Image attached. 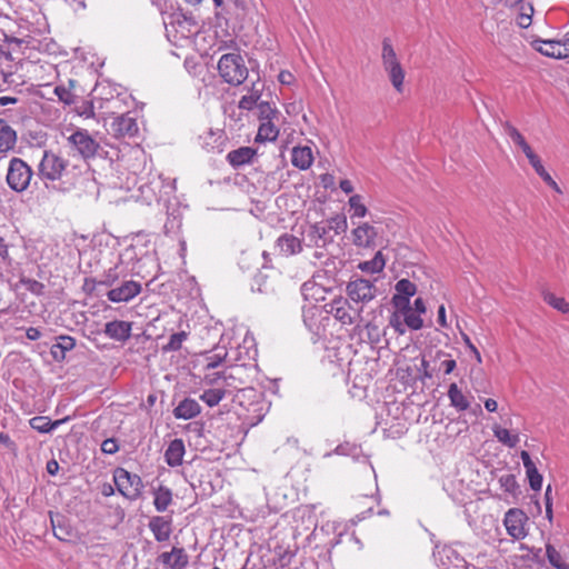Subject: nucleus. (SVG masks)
<instances>
[{
  "label": "nucleus",
  "instance_id": "nucleus-45",
  "mask_svg": "<svg viewBox=\"0 0 569 569\" xmlns=\"http://www.w3.org/2000/svg\"><path fill=\"white\" fill-rule=\"evenodd\" d=\"M224 379V371L206 370L202 383L208 388L222 387Z\"/></svg>",
  "mask_w": 569,
  "mask_h": 569
},
{
  "label": "nucleus",
  "instance_id": "nucleus-25",
  "mask_svg": "<svg viewBox=\"0 0 569 569\" xmlns=\"http://www.w3.org/2000/svg\"><path fill=\"white\" fill-rule=\"evenodd\" d=\"M254 154H256L254 149H252L250 147H241V148L230 151L227 154V159L233 168H238V167L249 163L252 160Z\"/></svg>",
  "mask_w": 569,
  "mask_h": 569
},
{
  "label": "nucleus",
  "instance_id": "nucleus-20",
  "mask_svg": "<svg viewBox=\"0 0 569 569\" xmlns=\"http://www.w3.org/2000/svg\"><path fill=\"white\" fill-rule=\"evenodd\" d=\"M184 453L186 448L182 439H174L169 443L164 452L166 462L170 467H178L182 465Z\"/></svg>",
  "mask_w": 569,
  "mask_h": 569
},
{
  "label": "nucleus",
  "instance_id": "nucleus-60",
  "mask_svg": "<svg viewBox=\"0 0 569 569\" xmlns=\"http://www.w3.org/2000/svg\"><path fill=\"white\" fill-rule=\"evenodd\" d=\"M561 46V57L566 59L569 57V33L561 40H558Z\"/></svg>",
  "mask_w": 569,
  "mask_h": 569
},
{
  "label": "nucleus",
  "instance_id": "nucleus-27",
  "mask_svg": "<svg viewBox=\"0 0 569 569\" xmlns=\"http://www.w3.org/2000/svg\"><path fill=\"white\" fill-rule=\"evenodd\" d=\"M230 395V390L224 387L207 388L200 395V400L203 401L208 407L212 408L220 403V401Z\"/></svg>",
  "mask_w": 569,
  "mask_h": 569
},
{
  "label": "nucleus",
  "instance_id": "nucleus-13",
  "mask_svg": "<svg viewBox=\"0 0 569 569\" xmlns=\"http://www.w3.org/2000/svg\"><path fill=\"white\" fill-rule=\"evenodd\" d=\"M111 130L117 137H133L138 132V123L136 118L123 113L113 119Z\"/></svg>",
  "mask_w": 569,
  "mask_h": 569
},
{
  "label": "nucleus",
  "instance_id": "nucleus-39",
  "mask_svg": "<svg viewBox=\"0 0 569 569\" xmlns=\"http://www.w3.org/2000/svg\"><path fill=\"white\" fill-rule=\"evenodd\" d=\"M532 168L535 169L536 173L548 184L555 191L561 192L558 183L552 179V177L546 171L545 167L541 163L540 158L533 160V162H530Z\"/></svg>",
  "mask_w": 569,
  "mask_h": 569
},
{
  "label": "nucleus",
  "instance_id": "nucleus-64",
  "mask_svg": "<svg viewBox=\"0 0 569 569\" xmlns=\"http://www.w3.org/2000/svg\"><path fill=\"white\" fill-rule=\"evenodd\" d=\"M278 79L282 84H290L293 81V76L289 71H281Z\"/></svg>",
  "mask_w": 569,
  "mask_h": 569
},
{
  "label": "nucleus",
  "instance_id": "nucleus-49",
  "mask_svg": "<svg viewBox=\"0 0 569 569\" xmlns=\"http://www.w3.org/2000/svg\"><path fill=\"white\" fill-rule=\"evenodd\" d=\"M389 325L400 336L405 335L408 328L407 323L403 322V316L399 313L398 308H395L393 312L389 317Z\"/></svg>",
  "mask_w": 569,
  "mask_h": 569
},
{
  "label": "nucleus",
  "instance_id": "nucleus-34",
  "mask_svg": "<svg viewBox=\"0 0 569 569\" xmlns=\"http://www.w3.org/2000/svg\"><path fill=\"white\" fill-rule=\"evenodd\" d=\"M201 146L208 151H221L222 134L220 131L214 132L211 129L203 136H200Z\"/></svg>",
  "mask_w": 569,
  "mask_h": 569
},
{
  "label": "nucleus",
  "instance_id": "nucleus-23",
  "mask_svg": "<svg viewBox=\"0 0 569 569\" xmlns=\"http://www.w3.org/2000/svg\"><path fill=\"white\" fill-rule=\"evenodd\" d=\"M447 395L450 400V406L453 407L457 411L461 412L470 408L468 396L463 393L457 383L453 382L449 386Z\"/></svg>",
  "mask_w": 569,
  "mask_h": 569
},
{
  "label": "nucleus",
  "instance_id": "nucleus-58",
  "mask_svg": "<svg viewBox=\"0 0 569 569\" xmlns=\"http://www.w3.org/2000/svg\"><path fill=\"white\" fill-rule=\"evenodd\" d=\"M119 447L117 445V441L114 439H106L101 443V450L104 453L113 455L118 451Z\"/></svg>",
  "mask_w": 569,
  "mask_h": 569
},
{
  "label": "nucleus",
  "instance_id": "nucleus-10",
  "mask_svg": "<svg viewBox=\"0 0 569 569\" xmlns=\"http://www.w3.org/2000/svg\"><path fill=\"white\" fill-rule=\"evenodd\" d=\"M141 283L134 280L123 281L119 287L108 291L107 297L111 302H128L141 292Z\"/></svg>",
  "mask_w": 569,
  "mask_h": 569
},
{
  "label": "nucleus",
  "instance_id": "nucleus-31",
  "mask_svg": "<svg viewBox=\"0 0 569 569\" xmlns=\"http://www.w3.org/2000/svg\"><path fill=\"white\" fill-rule=\"evenodd\" d=\"M330 312L343 325H351L355 322L356 317L355 315H351L350 307L347 301L333 302Z\"/></svg>",
  "mask_w": 569,
  "mask_h": 569
},
{
  "label": "nucleus",
  "instance_id": "nucleus-56",
  "mask_svg": "<svg viewBox=\"0 0 569 569\" xmlns=\"http://www.w3.org/2000/svg\"><path fill=\"white\" fill-rule=\"evenodd\" d=\"M119 279V274L117 272L116 268H110L102 277V279L99 281L100 284L111 287L116 283V281Z\"/></svg>",
  "mask_w": 569,
  "mask_h": 569
},
{
  "label": "nucleus",
  "instance_id": "nucleus-32",
  "mask_svg": "<svg viewBox=\"0 0 569 569\" xmlns=\"http://www.w3.org/2000/svg\"><path fill=\"white\" fill-rule=\"evenodd\" d=\"M399 310V313L403 316V322L407 323L408 328L411 330H420L423 327V320L420 313H417L416 310L409 305H406L403 310Z\"/></svg>",
  "mask_w": 569,
  "mask_h": 569
},
{
  "label": "nucleus",
  "instance_id": "nucleus-18",
  "mask_svg": "<svg viewBox=\"0 0 569 569\" xmlns=\"http://www.w3.org/2000/svg\"><path fill=\"white\" fill-rule=\"evenodd\" d=\"M159 560L170 569H183L189 558L183 548L173 547L170 552L161 553Z\"/></svg>",
  "mask_w": 569,
  "mask_h": 569
},
{
  "label": "nucleus",
  "instance_id": "nucleus-46",
  "mask_svg": "<svg viewBox=\"0 0 569 569\" xmlns=\"http://www.w3.org/2000/svg\"><path fill=\"white\" fill-rule=\"evenodd\" d=\"M188 333L184 331L176 332L170 336L167 345L162 346L163 352L177 351L182 347V343L187 340Z\"/></svg>",
  "mask_w": 569,
  "mask_h": 569
},
{
  "label": "nucleus",
  "instance_id": "nucleus-1",
  "mask_svg": "<svg viewBox=\"0 0 569 569\" xmlns=\"http://www.w3.org/2000/svg\"><path fill=\"white\" fill-rule=\"evenodd\" d=\"M218 71L223 81L231 86H240L249 74L243 58L238 53L222 54L218 61Z\"/></svg>",
  "mask_w": 569,
  "mask_h": 569
},
{
  "label": "nucleus",
  "instance_id": "nucleus-63",
  "mask_svg": "<svg viewBox=\"0 0 569 569\" xmlns=\"http://www.w3.org/2000/svg\"><path fill=\"white\" fill-rule=\"evenodd\" d=\"M26 336L30 340H38L41 338V331L38 328L30 327L26 330Z\"/></svg>",
  "mask_w": 569,
  "mask_h": 569
},
{
  "label": "nucleus",
  "instance_id": "nucleus-4",
  "mask_svg": "<svg viewBox=\"0 0 569 569\" xmlns=\"http://www.w3.org/2000/svg\"><path fill=\"white\" fill-rule=\"evenodd\" d=\"M68 164L67 159L51 150H46L38 164L37 174L48 186V182H54L62 178Z\"/></svg>",
  "mask_w": 569,
  "mask_h": 569
},
{
  "label": "nucleus",
  "instance_id": "nucleus-30",
  "mask_svg": "<svg viewBox=\"0 0 569 569\" xmlns=\"http://www.w3.org/2000/svg\"><path fill=\"white\" fill-rule=\"evenodd\" d=\"M153 506L158 512H163L172 502V491L168 487L159 486L153 491Z\"/></svg>",
  "mask_w": 569,
  "mask_h": 569
},
{
  "label": "nucleus",
  "instance_id": "nucleus-16",
  "mask_svg": "<svg viewBox=\"0 0 569 569\" xmlns=\"http://www.w3.org/2000/svg\"><path fill=\"white\" fill-rule=\"evenodd\" d=\"M276 249L284 257L300 253L302 250L301 240L291 233H283L277 239Z\"/></svg>",
  "mask_w": 569,
  "mask_h": 569
},
{
  "label": "nucleus",
  "instance_id": "nucleus-37",
  "mask_svg": "<svg viewBox=\"0 0 569 569\" xmlns=\"http://www.w3.org/2000/svg\"><path fill=\"white\" fill-rule=\"evenodd\" d=\"M301 293L306 300H323L325 299V290L322 287L318 286L315 282L307 281L301 287Z\"/></svg>",
  "mask_w": 569,
  "mask_h": 569
},
{
  "label": "nucleus",
  "instance_id": "nucleus-36",
  "mask_svg": "<svg viewBox=\"0 0 569 569\" xmlns=\"http://www.w3.org/2000/svg\"><path fill=\"white\" fill-rule=\"evenodd\" d=\"M492 432L499 442L503 443L509 448H515L519 443L520 439L518 435H511L507 429L501 428L499 425L492 427Z\"/></svg>",
  "mask_w": 569,
  "mask_h": 569
},
{
  "label": "nucleus",
  "instance_id": "nucleus-19",
  "mask_svg": "<svg viewBox=\"0 0 569 569\" xmlns=\"http://www.w3.org/2000/svg\"><path fill=\"white\" fill-rule=\"evenodd\" d=\"M201 412V407L197 400L186 398L173 409V416L177 419L189 420Z\"/></svg>",
  "mask_w": 569,
  "mask_h": 569
},
{
  "label": "nucleus",
  "instance_id": "nucleus-11",
  "mask_svg": "<svg viewBox=\"0 0 569 569\" xmlns=\"http://www.w3.org/2000/svg\"><path fill=\"white\" fill-rule=\"evenodd\" d=\"M396 295L391 298L393 308L403 310L410 303V298L417 292V286L408 279H401L396 283Z\"/></svg>",
  "mask_w": 569,
  "mask_h": 569
},
{
  "label": "nucleus",
  "instance_id": "nucleus-21",
  "mask_svg": "<svg viewBox=\"0 0 569 569\" xmlns=\"http://www.w3.org/2000/svg\"><path fill=\"white\" fill-rule=\"evenodd\" d=\"M263 91V84L258 79L257 81L252 82L251 88L249 89L248 93L242 96L239 101V108L242 110H252L254 106L258 107V101L261 98Z\"/></svg>",
  "mask_w": 569,
  "mask_h": 569
},
{
  "label": "nucleus",
  "instance_id": "nucleus-15",
  "mask_svg": "<svg viewBox=\"0 0 569 569\" xmlns=\"http://www.w3.org/2000/svg\"><path fill=\"white\" fill-rule=\"evenodd\" d=\"M172 520L168 517L154 516L149 521V529L154 536V539L158 542H163L169 540L172 528Z\"/></svg>",
  "mask_w": 569,
  "mask_h": 569
},
{
  "label": "nucleus",
  "instance_id": "nucleus-48",
  "mask_svg": "<svg viewBox=\"0 0 569 569\" xmlns=\"http://www.w3.org/2000/svg\"><path fill=\"white\" fill-rule=\"evenodd\" d=\"M336 452L342 456H350L355 460H359L362 456L361 448L356 443H342L336 448Z\"/></svg>",
  "mask_w": 569,
  "mask_h": 569
},
{
  "label": "nucleus",
  "instance_id": "nucleus-2",
  "mask_svg": "<svg viewBox=\"0 0 569 569\" xmlns=\"http://www.w3.org/2000/svg\"><path fill=\"white\" fill-rule=\"evenodd\" d=\"M33 174L32 168L23 159L13 157L9 160L6 182L12 191L22 193L29 188Z\"/></svg>",
  "mask_w": 569,
  "mask_h": 569
},
{
  "label": "nucleus",
  "instance_id": "nucleus-59",
  "mask_svg": "<svg viewBox=\"0 0 569 569\" xmlns=\"http://www.w3.org/2000/svg\"><path fill=\"white\" fill-rule=\"evenodd\" d=\"M27 283L28 290L31 291L32 293H36L38 296L43 293L44 286L41 282L37 280H29Z\"/></svg>",
  "mask_w": 569,
  "mask_h": 569
},
{
  "label": "nucleus",
  "instance_id": "nucleus-44",
  "mask_svg": "<svg viewBox=\"0 0 569 569\" xmlns=\"http://www.w3.org/2000/svg\"><path fill=\"white\" fill-rule=\"evenodd\" d=\"M543 300L546 303L557 309L562 313L569 312V302H567L563 298L557 297L552 292L546 291L543 292Z\"/></svg>",
  "mask_w": 569,
  "mask_h": 569
},
{
  "label": "nucleus",
  "instance_id": "nucleus-3",
  "mask_svg": "<svg viewBox=\"0 0 569 569\" xmlns=\"http://www.w3.org/2000/svg\"><path fill=\"white\" fill-rule=\"evenodd\" d=\"M381 60L383 70L388 74L392 87L397 92L401 93L403 91L406 72L398 59L391 41L387 38L382 41Z\"/></svg>",
  "mask_w": 569,
  "mask_h": 569
},
{
  "label": "nucleus",
  "instance_id": "nucleus-17",
  "mask_svg": "<svg viewBox=\"0 0 569 569\" xmlns=\"http://www.w3.org/2000/svg\"><path fill=\"white\" fill-rule=\"evenodd\" d=\"M104 333L116 341H127L131 336V322L113 320L104 326Z\"/></svg>",
  "mask_w": 569,
  "mask_h": 569
},
{
  "label": "nucleus",
  "instance_id": "nucleus-5",
  "mask_svg": "<svg viewBox=\"0 0 569 569\" xmlns=\"http://www.w3.org/2000/svg\"><path fill=\"white\" fill-rule=\"evenodd\" d=\"M113 482L117 490L127 499L136 500L140 497L143 483L141 478L124 468H117L113 472Z\"/></svg>",
  "mask_w": 569,
  "mask_h": 569
},
{
  "label": "nucleus",
  "instance_id": "nucleus-61",
  "mask_svg": "<svg viewBox=\"0 0 569 569\" xmlns=\"http://www.w3.org/2000/svg\"><path fill=\"white\" fill-rule=\"evenodd\" d=\"M411 307L413 310H416L417 313H420L421 316L427 311L426 303L421 298H417L413 302V306Z\"/></svg>",
  "mask_w": 569,
  "mask_h": 569
},
{
  "label": "nucleus",
  "instance_id": "nucleus-42",
  "mask_svg": "<svg viewBox=\"0 0 569 569\" xmlns=\"http://www.w3.org/2000/svg\"><path fill=\"white\" fill-rule=\"evenodd\" d=\"M327 228L329 229L330 233L335 236L345 232L348 223L347 218L341 214H337L328 220L325 221Z\"/></svg>",
  "mask_w": 569,
  "mask_h": 569
},
{
  "label": "nucleus",
  "instance_id": "nucleus-12",
  "mask_svg": "<svg viewBox=\"0 0 569 569\" xmlns=\"http://www.w3.org/2000/svg\"><path fill=\"white\" fill-rule=\"evenodd\" d=\"M308 246L326 247L333 241V234L330 233L325 221L311 224L307 230Z\"/></svg>",
  "mask_w": 569,
  "mask_h": 569
},
{
  "label": "nucleus",
  "instance_id": "nucleus-8",
  "mask_svg": "<svg viewBox=\"0 0 569 569\" xmlns=\"http://www.w3.org/2000/svg\"><path fill=\"white\" fill-rule=\"evenodd\" d=\"M527 521L528 517L522 510L512 508L506 512L503 525L509 536L516 540H521L527 536Z\"/></svg>",
  "mask_w": 569,
  "mask_h": 569
},
{
  "label": "nucleus",
  "instance_id": "nucleus-33",
  "mask_svg": "<svg viewBox=\"0 0 569 569\" xmlns=\"http://www.w3.org/2000/svg\"><path fill=\"white\" fill-rule=\"evenodd\" d=\"M386 260L381 251H377L371 260L362 261L358 264V268L363 272L378 273L383 270Z\"/></svg>",
  "mask_w": 569,
  "mask_h": 569
},
{
  "label": "nucleus",
  "instance_id": "nucleus-22",
  "mask_svg": "<svg viewBox=\"0 0 569 569\" xmlns=\"http://www.w3.org/2000/svg\"><path fill=\"white\" fill-rule=\"evenodd\" d=\"M17 143V132L8 124L4 119L0 118V152H8L14 148Z\"/></svg>",
  "mask_w": 569,
  "mask_h": 569
},
{
  "label": "nucleus",
  "instance_id": "nucleus-26",
  "mask_svg": "<svg viewBox=\"0 0 569 569\" xmlns=\"http://www.w3.org/2000/svg\"><path fill=\"white\" fill-rule=\"evenodd\" d=\"M533 48L543 56L562 59L561 46L558 40H536L532 42Z\"/></svg>",
  "mask_w": 569,
  "mask_h": 569
},
{
  "label": "nucleus",
  "instance_id": "nucleus-38",
  "mask_svg": "<svg viewBox=\"0 0 569 569\" xmlns=\"http://www.w3.org/2000/svg\"><path fill=\"white\" fill-rule=\"evenodd\" d=\"M351 218H365L368 213V209L362 202V197L360 194H353L348 200Z\"/></svg>",
  "mask_w": 569,
  "mask_h": 569
},
{
  "label": "nucleus",
  "instance_id": "nucleus-14",
  "mask_svg": "<svg viewBox=\"0 0 569 569\" xmlns=\"http://www.w3.org/2000/svg\"><path fill=\"white\" fill-rule=\"evenodd\" d=\"M505 134L526 154L529 162H533L538 156L533 152L529 143L526 141L521 132L509 122L503 123Z\"/></svg>",
  "mask_w": 569,
  "mask_h": 569
},
{
  "label": "nucleus",
  "instance_id": "nucleus-43",
  "mask_svg": "<svg viewBox=\"0 0 569 569\" xmlns=\"http://www.w3.org/2000/svg\"><path fill=\"white\" fill-rule=\"evenodd\" d=\"M433 557H435L436 561L441 562V566L443 567V569H449V567L447 566V563L445 561V558L448 559L449 561H451V558H455V560H457V561H461L458 553L450 547H442V548L436 547Z\"/></svg>",
  "mask_w": 569,
  "mask_h": 569
},
{
  "label": "nucleus",
  "instance_id": "nucleus-51",
  "mask_svg": "<svg viewBox=\"0 0 569 569\" xmlns=\"http://www.w3.org/2000/svg\"><path fill=\"white\" fill-rule=\"evenodd\" d=\"M228 356V352L223 348H217L216 352L208 357V363L204 370L216 369Z\"/></svg>",
  "mask_w": 569,
  "mask_h": 569
},
{
  "label": "nucleus",
  "instance_id": "nucleus-6",
  "mask_svg": "<svg viewBox=\"0 0 569 569\" xmlns=\"http://www.w3.org/2000/svg\"><path fill=\"white\" fill-rule=\"evenodd\" d=\"M347 296L355 303H368L377 295L375 282L363 278H356L347 284Z\"/></svg>",
  "mask_w": 569,
  "mask_h": 569
},
{
  "label": "nucleus",
  "instance_id": "nucleus-47",
  "mask_svg": "<svg viewBox=\"0 0 569 569\" xmlns=\"http://www.w3.org/2000/svg\"><path fill=\"white\" fill-rule=\"evenodd\" d=\"M258 111L260 121L279 120L280 112L276 107L271 106L269 102H260L258 104Z\"/></svg>",
  "mask_w": 569,
  "mask_h": 569
},
{
  "label": "nucleus",
  "instance_id": "nucleus-28",
  "mask_svg": "<svg viewBox=\"0 0 569 569\" xmlns=\"http://www.w3.org/2000/svg\"><path fill=\"white\" fill-rule=\"evenodd\" d=\"M276 121L277 120L261 121L256 141L266 142L277 140L279 136V128L277 127Z\"/></svg>",
  "mask_w": 569,
  "mask_h": 569
},
{
  "label": "nucleus",
  "instance_id": "nucleus-41",
  "mask_svg": "<svg viewBox=\"0 0 569 569\" xmlns=\"http://www.w3.org/2000/svg\"><path fill=\"white\" fill-rule=\"evenodd\" d=\"M546 553L547 558L551 566H553L557 569H568L569 565L563 559L561 553L551 545H547L546 547Z\"/></svg>",
  "mask_w": 569,
  "mask_h": 569
},
{
  "label": "nucleus",
  "instance_id": "nucleus-29",
  "mask_svg": "<svg viewBox=\"0 0 569 569\" xmlns=\"http://www.w3.org/2000/svg\"><path fill=\"white\" fill-rule=\"evenodd\" d=\"M242 371V366H234L231 367L229 370H224V379L222 387L229 389L230 393L233 390H241V386L244 383L240 378V373Z\"/></svg>",
  "mask_w": 569,
  "mask_h": 569
},
{
  "label": "nucleus",
  "instance_id": "nucleus-55",
  "mask_svg": "<svg viewBox=\"0 0 569 569\" xmlns=\"http://www.w3.org/2000/svg\"><path fill=\"white\" fill-rule=\"evenodd\" d=\"M54 93L57 94L60 101L67 104H71L74 101V94L72 93L71 89L64 86H57L54 88Z\"/></svg>",
  "mask_w": 569,
  "mask_h": 569
},
{
  "label": "nucleus",
  "instance_id": "nucleus-24",
  "mask_svg": "<svg viewBox=\"0 0 569 569\" xmlns=\"http://www.w3.org/2000/svg\"><path fill=\"white\" fill-rule=\"evenodd\" d=\"M291 162L296 168L307 170L313 162L311 149L309 147H295L291 153Z\"/></svg>",
  "mask_w": 569,
  "mask_h": 569
},
{
  "label": "nucleus",
  "instance_id": "nucleus-50",
  "mask_svg": "<svg viewBox=\"0 0 569 569\" xmlns=\"http://www.w3.org/2000/svg\"><path fill=\"white\" fill-rule=\"evenodd\" d=\"M499 483L503 491L510 495H517L519 486L516 481V477L513 475H503L499 478Z\"/></svg>",
  "mask_w": 569,
  "mask_h": 569
},
{
  "label": "nucleus",
  "instance_id": "nucleus-52",
  "mask_svg": "<svg viewBox=\"0 0 569 569\" xmlns=\"http://www.w3.org/2000/svg\"><path fill=\"white\" fill-rule=\"evenodd\" d=\"M527 477L532 490H540L542 486V476L539 473L536 465L529 469H526Z\"/></svg>",
  "mask_w": 569,
  "mask_h": 569
},
{
  "label": "nucleus",
  "instance_id": "nucleus-53",
  "mask_svg": "<svg viewBox=\"0 0 569 569\" xmlns=\"http://www.w3.org/2000/svg\"><path fill=\"white\" fill-rule=\"evenodd\" d=\"M60 339H61V342L53 345V347L51 349V353H52L53 358H57V349H59V351L61 353V358H63L64 351L72 349L74 346V340L71 337L63 336V337H60Z\"/></svg>",
  "mask_w": 569,
  "mask_h": 569
},
{
  "label": "nucleus",
  "instance_id": "nucleus-7",
  "mask_svg": "<svg viewBox=\"0 0 569 569\" xmlns=\"http://www.w3.org/2000/svg\"><path fill=\"white\" fill-rule=\"evenodd\" d=\"M68 142L83 159L93 158L100 148L99 142L83 129H78L69 136Z\"/></svg>",
  "mask_w": 569,
  "mask_h": 569
},
{
  "label": "nucleus",
  "instance_id": "nucleus-35",
  "mask_svg": "<svg viewBox=\"0 0 569 569\" xmlns=\"http://www.w3.org/2000/svg\"><path fill=\"white\" fill-rule=\"evenodd\" d=\"M64 420L51 421L48 417L38 416L30 420V426L41 433H48L61 425Z\"/></svg>",
  "mask_w": 569,
  "mask_h": 569
},
{
  "label": "nucleus",
  "instance_id": "nucleus-54",
  "mask_svg": "<svg viewBox=\"0 0 569 569\" xmlns=\"http://www.w3.org/2000/svg\"><path fill=\"white\" fill-rule=\"evenodd\" d=\"M277 559L274 563L281 568L290 565L293 553L289 549H282L281 547L276 549Z\"/></svg>",
  "mask_w": 569,
  "mask_h": 569
},
{
  "label": "nucleus",
  "instance_id": "nucleus-57",
  "mask_svg": "<svg viewBox=\"0 0 569 569\" xmlns=\"http://www.w3.org/2000/svg\"><path fill=\"white\" fill-rule=\"evenodd\" d=\"M418 372L421 380L431 379L433 377V370L429 368V362L425 358L421 359V366Z\"/></svg>",
  "mask_w": 569,
  "mask_h": 569
},
{
  "label": "nucleus",
  "instance_id": "nucleus-62",
  "mask_svg": "<svg viewBox=\"0 0 569 569\" xmlns=\"http://www.w3.org/2000/svg\"><path fill=\"white\" fill-rule=\"evenodd\" d=\"M456 366L457 363L456 360L453 359H446L441 362V368H443L446 375L451 373L455 370Z\"/></svg>",
  "mask_w": 569,
  "mask_h": 569
},
{
  "label": "nucleus",
  "instance_id": "nucleus-40",
  "mask_svg": "<svg viewBox=\"0 0 569 569\" xmlns=\"http://www.w3.org/2000/svg\"><path fill=\"white\" fill-rule=\"evenodd\" d=\"M533 14V7L531 3L521 2L519 6V14L517 23L520 28H528L531 24V17Z\"/></svg>",
  "mask_w": 569,
  "mask_h": 569
},
{
  "label": "nucleus",
  "instance_id": "nucleus-9",
  "mask_svg": "<svg viewBox=\"0 0 569 569\" xmlns=\"http://www.w3.org/2000/svg\"><path fill=\"white\" fill-rule=\"evenodd\" d=\"M352 243L359 248H375L378 246L380 232L377 227L363 222L351 231Z\"/></svg>",
  "mask_w": 569,
  "mask_h": 569
}]
</instances>
